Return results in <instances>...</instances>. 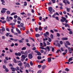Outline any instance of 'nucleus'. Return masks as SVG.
I'll return each instance as SVG.
<instances>
[{"label": "nucleus", "instance_id": "obj_1", "mask_svg": "<svg viewBox=\"0 0 73 73\" xmlns=\"http://www.w3.org/2000/svg\"><path fill=\"white\" fill-rule=\"evenodd\" d=\"M53 9V8L52 7H49L48 8V10L50 11V14H52V12Z\"/></svg>", "mask_w": 73, "mask_h": 73}, {"label": "nucleus", "instance_id": "obj_2", "mask_svg": "<svg viewBox=\"0 0 73 73\" xmlns=\"http://www.w3.org/2000/svg\"><path fill=\"white\" fill-rule=\"evenodd\" d=\"M33 56L32 53H30L29 54L28 58L29 59H31L33 58Z\"/></svg>", "mask_w": 73, "mask_h": 73}, {"label": "nucleus", "instance_id": "obj_3", "mask_svg": "<svg viewBox=\"0 0 73 73\" xmlns=\"http://www.w3.org/2000/svg\"><path fill=\"white\" fill-rule=\"evenodd\" d=\"M2 10L1 11V13H4L6 12V10H7L5 8H2Z\"/></svg>", "mask_w": 73, "mask_h": 73}, {"label": "nucleus", "instance_id": "obj_4", "mask_svg": "<svg viewBox=\"0 0 73 73\" xmlns=\"http://www.w3.org/2000/svg\"><path fill=\"white\" fill-rule=\"evenodd\" d=\"M46 67V65H43L42 66V70H44Z\"/></svg>", "mask_w": 73, "mask_h": 73}, {"label": "nucleus", "instance_id": "obj_5", "mask_svg": "<svg viewBox=\"0 0 73 73\" xmlns=\"http://www.w3.org/2000/svg\"><path fill=\"white\" fill-rule=\"evenodd\" d=\"M25 66L27 68H30V66L29 63H27L26 64Z\"/></svg>", "mask_w": 73, "mask_h": 73}, {"label": "nucleus", "instance_id": "obj_6", "mask_svg": "<svg viewBox=\"0 0 73 73\" xmlns=\"http://www.w3.org/2000/svg\"><path fill=\"white\" fill-rule=\"evenodd\" d=\"M48 62L49 63H50L51 62V59L50 58H47Z\"/></svg>", "mask_w": 73, "mask_h": 73}, {"label": "nucleus", "instance_id": "obj_7", "mask_svg": "<svg viewBox=\"0 0 73 73\" xmlns=\"http://www.w3.org/2000/svg\"><path fill=\"white\" fill-rule=\"evenodd\" d=\"M26 58V56L24 55H22V57H21V58L22 59H23L24 60H25V59Z\"/></svg>", "mask_w": 73, "mask_h": 73}, {"label": "nucleus", "instance_id": "obj_8", "mask_svg": "<svg viewBox=\"0 0 73 73\" xmlns=\"http://www.w3.org/2000/svg\"><path fill=\"white\" fill-rule=\"evenodd\" d=\"M62 41H64V40H68V38L66 37V38H62Z\"/></svg>", "mask_w": 73, "mask_h": 73}, {"label": "nucleus", "instance_id": "obj_9", "mask_svg": "<svg viewBox=\"0 0 73 73\" xmlns=\"http://www.w3.org/2000/svg\"><path fill=\"white\" fill-rule=\"evenodd\" d=\"M44 36L45 37V39L46 40H48V38H46V37H47V35H46V33H44Z\"/></svg>", "mask_w": 73, "mask_h": 73}, {"label": "nucleus", "instance_id": "obj_10", "mask_svg": "<svg viewBox=\"0 0 73 73\" xmlns=\"http://www.w3.org/2000/svg\"><path fill=\"white\" fill-rule=\"evenodd\" d=\"M56 42L57 43V44H56V46H61V44L60 43H58L59 41L58 40H57Z\"/></svg>", "mask_w": 73, "mask_h": 73}, {"label": "nucleus", "instance_id": "obj_11", "mask_svg": "<svg viewBox=\"0 0 73 73\" xmlns=\"http://www.w3.org/2000/svg\"><path fill=\"white\" fill-rule=\"evenodd\" d=\"M10 69L13 72H15V69L13 67H11Z\"/></svg>", "mask_w": 73, "mask_h": 73}, {"label": "nucleus", "instance_id": "obj_12", "mask_svg": "<svg viewBox=\"0 0 73 73\" xmlns=\"http://www.w3.org/2000/svg\"><path fill=\"white\" fill-rule=\"evenodd\" d=\"M6 20L8 22H10V20L9 19V17L8 16H7L6 19Z\"/></svg>", "mask_w": 73, "mask_h": 73}, {"label": "nucleus", "instance_id": "obj_13", "mask_svg": "<svg viewBox=\"0 0 73 73\" xmlns=\"http://www.w3.org/2000/svg\"><path fill=\"white\" fill-rule=\"evenodd\" d=\"M5 28H4L3 27H2V29H0V31H2V32H3L4 31H5Z\"/></svg>", "mask_w": 73, "mask_h": 73}, {"label": "nucleus", "instance_id": "obj_14", "mask_svg": "<svg viewBox=\"0 0 73 73\" xmlns=\"http://www.w3.org/2000/svg\"><path fill=\"white\" fill-rule=\"evenodd\" d=\"M59 52L60 53H61V51L60 49H58L57 50V51L56 52V53H59Z\"/></svg>", "mask_w": 73, "mask_h": 73}, {"label": "nucleus", "instance_id": "obj_15", "mask_svg": "<svg viewBox=\"0 0 73 73\" xmlns=\"http://www.w3.org/2000/svg\"><path fill=\"white\" fill-rule=\"evenodd\" d=\"M37 58L38 60H40L42 58L41 56H38L37 57Z\"/></svg>", "mask_w": 73, "mask_h": 73}, {"label": "nucleus", "instance_id": "obj_16", "mask_svg": "<svg viewBox=\"0 0 73 73\" xmlns=\"http://www.w3.org/2000/svg\"><path fill=\"white\" fill-rule=\"evenodd\" d=\"M15 70L16 71H17V70H19L20 68L18 66H17L16 67Z\"/></svg>", "mask_w": 73, "mask_h": 73}, {"label": "nucleus", "instance_id": "obj_17", "mask_svg": "<svg viewBox=\"0 0 73 73\" xmlns=\"http://www.w3.org/2000/svg\"><path fill=\"white\" fill-rule=\"evenodd\" d=\"M66 43L68 45H70V43L68 41H66Z\"/></svg>", "mask_w": 73, "mask_h": 73}, {"label": "nucleus", "instance_id": "obj_18", "mask_svg": "<svg viewBox=\"0 0 73 73\" xmlns=\"http://www.w3.org/2000/svg\"><path fill=\"white\" fill-rule=\"evenodd\" d=\"M50 38L52 39H54V38H53L54 36H53V35L52 34H51L50 35Z\"/></svg>", "mask_w": 73, "mask_h": 73}, {"label": "nucleus", "instance_id": "obj_19", "mask_svg": "<svg viewBox=\"0 0 73 73\" xmlns=\"http://www.w3.org/2000/svg\"><path fill=\"white\" fill-rule=\"evenodd\" d=\"M13 62L15 63H17V61L16 60V59L15 58H13Z\"/></svg>", "mask_w": 73, "mask_h": 73}, {"label": "nucleus", "instance_id": "obj_20", "mask_svg": "<svg viewBox=\"0 0 73 73\" xmlns=\"http://www.w3.org/2000/svg\"><path fill=\"white\" fill-rule=\"evenodd\" d=\"M22 27V28H20V30L21 31L22 30V29L23 30H25V27H24L23 26V27Z\"/></svg>", "mask_w": 73, "mask_h": 73}, {"label": "nucleus", "instance_id": "obj_21", "mask_svg": "<svg viewBox=\"0 0 73 73\" xmlns=\"http://www.w3.org/2000/svg\"><path fill=\"white\" fill-rule=\"evenodd\" d=\"M28 52H25L24 53L25 56V57H27V54H28Z\"/></svg>", "mask_w": 73, "mask_h": 73}, {"label": "nucleus", "instance_id": "obj_22", "mask_svg": "<svg viewBox=\"0 0 73 73\" xmlns=\"http://www.w3.org/2000/svg\"><path fill=\"white\" fill-rule=\"evenodd\" d=\"M72 58H73V57H71V58H69V59L68 60V61H71L73 60V59H72Z\"/></svg>", "mask_w": 73, "mask_h": 73}, {"label": "nucleus", "instance_id": "obj_23", "mask_svg": "<svg viewBox=\"0 0 73 73\" xmlns=\"http://www.w3.org/2000/svg\"><path fill=\"white\" fill-rule=\"evenodd\" d=\"M4 62L5 64H7V61L6 59H4Z\"/></svg>", "mask_w": 73, "mask_h": 73}, {"label": "nucleus", "instance_id": "obj_24", "mask_svg": "<svg viewBox=\"0 0 73 73\" xmlns=\"http://www.w3.org/2000/svg\"><path fill=\"white\" fill-rule=\"evenodd\" d=\"M20 26L21 27H23L24 25V24L23 23H21L20 24Z\"/></svg>", "mask_w": 73, "mask_h": 73}, {"label": "nucleus", "instance_id": "obj_25", "mask_svg": "<svg viewBox=\"0 0 73 73\" xmlns=\"http://www.w3.org/2000/svg\"><path fill=\"white\" fill-rule=\"evenodd\" d=\"M46 48L48 50V51H50V47L47 46L46 47Z\"/></svg>", "mask_w": 73, "mask_h": 73}, {"label": "nucleus", "instance_id": "obj_26", "mask_svg": "<svg viewBox=\"0 0 73 73\" xmlns=\"http://www.w3.org/2000/svg\"><path fill=\"white\" fill-rule=\"evenodd\" d=\"M26 48L25 47H24L21 48V50H26Z\"/></svg>", "mask_w": 73, "mask_h": 73}, {"label": "nucleus", "instance_id": "obj_27", "mask_svg": "<svg viewBox=\"0 0 73 73\" xmlns=\"http://www.w3.org/2000/svg\"><path fill=\"white\" fill-rule=\"evenodd\" d=\"M22 63L21 62L19 64H18V65L20 66H22Z\"/></svg>", "mask_w": 73, "mask_h": 73}, {"label": "nucleus", "instance_id": "obj_28", "mask_svg": "<svg viewBox=\"0 0 73 73\" xmlns=\"http://www.w3.org/2000/svg\"><path fill=\"white\" fill-rule=\"evenodd\" d=\"M17 19L18 20H19L20 21H21L22 20L21 18H20V17H18Z\"/></svg>", "mask_w": 73, "mask_h": 73}, {"label": "nucleus", "instance_id": "obj_29", "mask_svg": "<svg viewBox=\"0 0 73 73\" xmlns=\"http://www.w3.org/2000/svg\"><path fill=\"white\" fill-rule=\"evenodd\" d=\"M37 55L38 56H41V54L40 53V52H38L37 53Z\"/></svg>", "mask_w": 73, "mask_h": 73}, {"label": "nucleus", "instance_id": "obj_30", "mask_svg": "<svg viewBox=\"0 0 73 73\" xmlns=\"http://www.w3.org/2000/svg\"><path fill=\"white\" fill-rule=\"evenodd\" d=\"M10 13H11L9 11H7V13L8 15L10 14Z\"/></svg>", "mask_w": 73, "mask_h": 73}, {"label": "nucleus", "instance_id": "obj_31", "mask_svg": "<svg viewBox=\"0 0 73 73\" xmlns=\"http://www.w3.org/2000/svg\"><path fill=\"white\" fill-rule=\"evenodd\" d=\"M27 5V3L26 1L24 2V6H25Z\"/></svg>", "mask_w": 73, "mask_h": 73}, {"label": "nucleus", "instance_id": "obj_32", "mask_svg": "<svg viewBox=\"0 0 73 73\" xmlns=\"http://www.w3.org/2000/svg\"><path fill=\"white\" fill-rule=\"evenodd\" d=\"M5 70L6 72H8L9 71L8 68H6L5 69Z\"/></svg>", "mask_w": 73, "mask_h": 73}, {"label": "nucleus", "instance_id": "obj_33", "mask_svg": "<svg viewBox=\"0 0 73 73\" xmlns=\"http://www.w3.org/2000/svg\"><path fill=\"white\" fill-rule=\"evenodd\" d=\"M69 34L70 35H72L73 34V32L72 31H70L69 32Z\"/></svg>", "mask_w": 73, "mask_h": 73}, {"label": "nucleus", "instance_id": "obj_34", "mask_svg": "<svg viewBox=\"0 0 73 73\" xmlns=\"http://www.w3.org/2000/svg\"><path fill=\"white\" fill-rule=\"evenodd\" d=\"M35 36L36 37H39L40 35L39 34H36L35 35Z\"/></svg>", "mask_w": 73, "mask_h": 73}, {"label": "nucleus", "instance_id": "obj_35", "mask_svg": "<svg viewBox=\"0 0 73 73\" xmlns=\"http://www.w3.org/2000/svg\"><path fill=\"white\" fill-rule=\"evenodd\" d=\"M61 18L63 19V20L64 21L66 20V18H65V17H62Z\"/></svg>", "mask_w": 73, "mask_h": 73}, {"label": "nucleus", "instance_id": "obj_36", "mask_svg": "<svg viewBox=\"0 0 73 73\" xmlns=\"http://www.w3.org/2000/svg\"><path fill=\"white\" fill-rule=\"evenodd\" d=\"M30 65L31 66H33V64L32 62V61H31L30 63Z\"/></svg>", "mask_w": 73, "mask_h": 73}, {"label": "nucleus", "instance_id": "obj_37", "mask_svg": "<svg viewBox=\"0 0 73 73\" xmlns=\"http://www.w3.org/2000/svg\"><path fill=\"white\" fill-rule=\"evenodd\" d=\"M16 14V13H12L11 14V15H13Z\"/></svg>", "mask_w": 73, "mask_h": 73}, {"label": "nucleus", "instance_id": "obj_38", "mask_svg": "<svg viewBox=\"0 0 73 73\" xmlns=\"http://www.w3.org/2000/svg\"><path fill=\"white\" fill-rule=\"evenodd\" d=\"M59 17H55V19H56V20H57L58 21H59Z\"/></svg>", "mask_w": 73, "mask_h": 73}, {"label": "nucleus", "instance_id": "obj_39", "mask_svg": "<svg viewBox=\"0 0 73 73\" xmlns=\"http://www.w3.org/2000/svg\"><path fill=\"white\" fill-rule=\"evenodd\" d=\"M65 70L67 72L69 71V69L68 68H66L65 69Z\"/></svg>", "mask_w": 73, "mask_h": 73}, {"label": "nucleus", "instance_id": "obj_40", "mask_svg": "<svg viewBox=\"0 0 73 73\" xmlns=\"http://www.w3.org/2000/svg\"><path fill=\"white\" fill-rule=\"evenodd\" d=\"M48 39V41H49V42H51V41H52V39H51L50 38H49Z\"/></svg>", "mask_w": 73, "mask_h": 73}, {"label": "nucleus", "instance_id": "obj_41", "mask_svg": "<svg viewBox=\"0 0 73 73\" xmlns=\"http://www.w3.org/2000/svg\"><path fill=\"white\" fill-rule=\"evenodd\" d=\"M41 65H38V67L39 68H41Z\"/></svg>", "mask_w": 73, "mask_h": 73}, {"label": "nucleus", "instance_id": "obj_42", "mask_svg": "<svg viewBox=\"0 0 73 73\" xmlns=\"http://www.w3.org/2000/svg\"><path fill=\"white\" fill-rule=\"evenodd\" d=\"M38 29L40 31H41V30H42V27L41 26L39 27L38 28Z\"/></svg>", "mask_w": 73, "mask_h": 73}, {"label": "nucleus", "instance_id": "obj_43", "mask_svg": "<svg viewBox=\"0 0 73 73\" xmlns=\"http://www.w3.org/2000/svg\"><path fill=\"white\" fill-rule=\"evenodd\" d=\"M18 41L20 43H21V42H23V41L22 40H19Z\"/></svg>", "mask_w": 73, "mask_h": 73}, {"label": "nucleus", "instance_id": "obj_44", "mask_svg": "<svg viewBox=\"0 0 73 73\" xmlns=\"http://www.w3.org/2000/svg\"><path fill=\"white\" fill-rule=\"evenodd\" d=\"M68 50H73V49H72L71 48H70L69 47H68Z\"/></svg>", "mask_w": 73, "mask_h": 73}, {"label": "nucleus", "instance_id": "obj_45", "mask_svg": "<svg viewBox=\"0 0 73 73\" xmlns=\"http://www.w3.org/2000/svg\"><path fill=\"white\" fill-rule=\"evenodd\" d=\"M1 1L2 2V4H3V3H5V2L4 0H1Z\"/></svg>", "mask_w": 73, "mask_h": 73}, {"label": "nucleus", "instance_id": "obj_46", "mask_svg": "<svg viewBox=\"0 0 73 73\" xmlns=\"http://www.w3.org/2000/svg\"><path fill=\"white\" fill-rule=\"evenodd\" d=\"M42 72V70H39L38 71L37 73H41Z\"/></svg>", "mask_w": 73, "mask_h": 73}, {"label": "nucleus", "instance_id": "obj_47", "mask_svg": "<svg viewBox=\"0 0 73 73\" xmlns=\"http://www.w3.org/2000/svg\"><path fill=\"white\" fill-rule=\"evenodd\" d=\"M54 47H52V52H54Z\"/></svg>", "mask_w": 73, "mask_h": 73}, {"label": "nucleus", "instance_id": "obj_48", "mask_svg": "<svg viewBox=\"0 0 73 73\" xmlns=\"http://www.w3.org/2000/svg\"><path fill=\"white\" fill-rule=\"evenodd\" d=\"M60 44L61 45H62V44H63V42H62V41H60Z\"/></svg>", "mask_w": 73, "mask_h": 73}, {"label": "nucleus", "instance_id": "obj_49", "mask_svg": "<svg viewBox=\"0 0 73 73\" xmlns=\"http://www.w3.org/2000/svg\"><path fill=\"white\" fill-rule=\"evenodd\" d=\"M18 56H21V55H22L21 53L20 52H18Z\"/></svg>", "mask_w": 73, "mask_h": 73}, {"label": "nucleus", "instance_id": "obj_50", "mask_svg": "<svg viewBox=\"0 0 73 73\" xmlns=\"http://www.w3.org/2000/svg\"><path fill=\"white\" fill-rule=\"evenodd\" d=\"M56 34H57V36L58 37H60V35L59 33H57Z\"/></svg>", "mask_w": 73, "mask_h": 73}, {"label": "nucleus", "instance_id": "obj_51", "mask_svg": "<svg viewBox=\"0 0 73 73\" xmlns=\"http://www.w3.org/2000/svg\"><path fill=\"white\" fill-rule=\"evenodd\" d=\"M38 27L35 28V31L36 32H37L38 31L37 30H38Z\"/></svg>", "mask_w": 73, "mask_h": 73}, {"label": "nucleus", "instance_id": "obj_52", "mask_svg": "<svg viewBox=\"0 0 73 73\" xmlns=\"http://www.w3.org/2000/svg\"><path fill=\"white\" fill-rule=\"evenodd\" d=\"M18 16L17 15H15L14 16V18L15 19H16L17 18Z\"/></svg>", "mask_w": 73, "mask_h": 73}, {"label": "nucleus", "instance_id": "obj_53", "mask_svg": "<svg viewBox=\"0 0 73 73\" xmlns=\"http://www.w3.org/2000/svg\"><path fill=\"white\" fill-rule=\"evenodd\" d=\"M17 20L16 19H15L13 20V21H14V22L16 23V22H17Z\"/></svg>", "mask_w": 73, "mask_h": 73}, {"label": "nucleus", "instance_id": "obj_54", "mask_svg": "<svg viewBox=\"0 0 73 73\" xmlns=\"http://www.w3.org/2000/svg\"><path fill=\"white\" fill-rule=\"evenodd\" d=\"M42 17H41V16H40L39 17V20L41 21L42 20Z\"/></svg>", "mask_w": 73, "mask_h": 73}, {"label": "nucleus", "instance_id": "obj_55", "mask_svg": "<svg viewBox=\"0 0 73 73\" xmlns=\"http://www.w3.org/2000/svg\"><path fill=\"white\" fill-rule=\"evenodd\" d=\"M67 11L68 12H69L70 11V9H69V8H67Z\"/></svg>", "mask_w": 73, "mask_h": 73}, {"label": "nucleus", "instance_id": "obj_56", "mask_svg": "<svg viewBox=\"0 0 73 73\" xmlns=\"http://www.w3.org/2000/svg\"><path fill=\"white\" fill-rule=\"evenodd\" d=\"M21 54H24L25 53V52L24 51H21Z\"/></svg>", "mask_w": 73, "mask_h": 73}, {"label": "nucleus", "instance_id": "obj_57", "mask_svg": "<svg viewBox=\"0 0 73 73\" xmlns=\"http://www.w3.org/2000/svg\"><path fill=\"white\" fill-rule=\"evenodd\" d=\"M2 39H3V40H4V39H5V37L4 36H3L2 37Z\"/></svg>", "mask_w": 73, "mask_h": 73}, {"label": "nucleus", "instance_id": "obj_58", "mask_svg": "<svg viewBox=\"0 0 73 73\" xmlns=\"http://www.w3.org/2000/svg\"><path fill=\"white\" fill-rule=\"evenodd\" d=\"M51 0L52 1L53 3H55V0Z\"/></svg>", "mask_w": 73, "mask_h": 73}, {"label": "nucleus", "instance_id": "obj_59", "mask_svg": "<svg viewBox=\"0 0 73 73\" xmlns=\"http://www.w3.org/2000/svg\"><path fill=\"white\" fill-rule=\"evenodd\" d=\"M60 21L61 22H64L65 21L64 20L62 19H61Z\"/></svg>", "mask_w": 73, "mask_h": 73}, {"label": "nucleus", "instance_id": "obj_60", "mask_svg": "<svg viewBox=\"0 0 73 73\" xmlns=\"http://www.w3.org/2000/svg\"><path fill=\"white\" fill-rule=\"evenodd\" d=\"M66 2L68 4H70V2H69V1H68V0H66Z\"/></svg>", "mask_w": 73, "mask_h": 73}, {"label": "nucleus", "instance_id": "obj_61", "mask_svg": "<svg viewBox=\"0 0 73 73\" xmlns=\"http://www.w3.org/2000/svg\"><path fill=\"white\" fill-rule=\"evenodd\" d=\"M6 36L8 37V36L9 35V34L8 33H7L5 35Z\"/></svg>", "mask_w": 73, "mask_h": 73}, {"label": "nucleus", "instance_id": "obj_62", "mask_svg": "<svg viewBox=\"0 0 73 73\" xmlns=\"http://www.w3.org/2000/svg\"><path fill=\"white\" fill-rule=\"evenodd\" d=\"M26 42H29V40L28 39H26L25 40Z\"/></svg>", "mask_w": 73, "mask_h": 73}, {"label": "nucleus", "instance_id": "obj_63", "mask_svg": "<svg viewBox=\"0 0 73 73\" xmlns=\"http://www.w3.org/2000/svg\"><path fill=\"white\" fill-rule=\"evenodd\" d=\"M11 32L13 33H14V32L13 31V29H11Z\"/></svg>", "mask_w": 73, "mask_h": 73}, {"label": "nucleus", "instance_id": "obj_64", "mask_svg": "<svg viewBox=\"0 0 73 73\" xmlns=\"http://www.w3.org/2000/svg\"><path fill=\"white\" fill-rule=\"evenodd\" d=\"M61 50L62 51H64V49H63V48L62 47L61 48Z\"/></svg>", "mask_w": 73, "mask_h": 73}]
</instances>
